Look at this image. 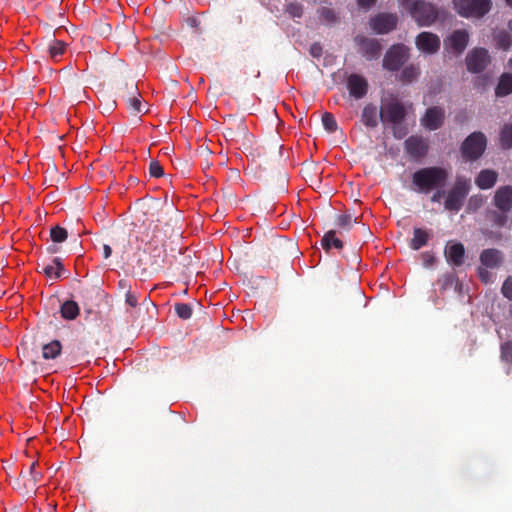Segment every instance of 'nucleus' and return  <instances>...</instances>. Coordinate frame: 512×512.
I'll use <instances>...</instances> for the list:
<instances>
[{
	"label": "nucleus",
	"mask_w": 512,
	"mask_h": 512,
	"mask_svg": "<svg viewBox=\"0 0 512 512\" xmlns=\"http://www.w3.org/2000/svg\"><path fill=\"white\" fill-rule=\"evenodd\" d=\"M448 178L449 172L443 167H424L412 174L413 189L421 194H429L434 189L444 188Z\"/></svg>",
	"instance_id": "1"
},
{
	"label": "nucleus",
	"mask_w": 512,
	"mask_h": 512,
	"mask_svg": "<svg viewBox=\"0 0 512 512\" xmlns=\"http://www.w3.org/2000/svg\"><path fill=\"white\" fill-rule=\"evenodd\" d=\"M379 117L383 124L391 125L395 138L402 139L407 135V127L403 124L406 109L400 101L391 100L383 104L379 111Z\"/></svg>",
	"instance_id": "2"
},
{
	"label": "nucleus",
	"mask_w": 512,
	"mask_h": 512,
	"mask_svg": "<svg viewBox=\"0 0 512 512\" xmlns=\"http://www.w3.org/2000/svg\"><path fill=\"white\" fill-rule=\"evenodd\" d=\"M471 190V180L466 177L458 176L448 191L444 207L450 212H459L463 205L466 197Z\"/></svg>",
	"instance_id": "3"
},
{
	"label": "nucleus",
	"mask_w": 512,
	"mask_h": 512,
	"mask_svg": "<svg viewBox=\"0 0 512 512\" xmlns=\"http://www.w3.org/2000/svg\"><path fill=\"white\" fill-rule=\"evenodd\" d=\"M456 12L465 18L480 19L492 8L491 0H452Z\"/></svg>",
	"instance_id": "4"
},
{
	"label": "nucleus",
	"mask_w": 512,
	"mask_h": 512,
	"mask_svg": "<svg viewBox=\"0 0 512 512\" xmlns=\"http://www.w3.org/2000/svg\"><path fill=\"white\" fill-rule=\"evenodd\" d=\"M38 462L34 461L28 471H21L19 477L14 481L13 487L20 494L30 496L36 492L37 485L42 479V473L37 471Z\"/></svg>",
	"instance_id": "5"
},
{
	"label": "nucleus",
	"mask_w": 512,
	"mask_h": 512,
	"mask_svg": "<svg viewBox=\"0 0 512 512\" xmlns=\"http://www.w3.org/2000/svg\"><path fill=\"white\" fill-rule=\"evenodd\" d=\"M409 13L419 26H431L438 18L437 8L423 0H416L409 6Z\"/></svg>",
	"instance_id": "6"
},
{
	"label": "nucleus",
	"mask_w": 512,
	"mask_h": 512,
	"mask_svg": "<svg viewBox=\"0 0 512 512\" xmlns=\"http://www.w3.org/2000/svg\"><path fill=\"white\" fill-rule=\"evenodd\" d=\"M487 146V138L484 133L477 131L471 133L461 145L462 156L466 160H478Z\"/></svg>",
	"instance_id": "7"
},
{
	"label": "nucleus",
	"mask_w": 512,
	"mask_h": 512,
	"mask_svg": "<svg viewBox=\"0 0 512 512\" xmlns=\"http://www.w3.org/2000/svg\"><path fill=\"white\" fill-rule=\"evenodd\" d=\"M409 57L408 48L403 44L392 45L383 58V68L389 71H397Z\"/></svg>",
	"instance_id": "8"
},
{
	"label": "nucleus",
	"mask_w": 512,
	"mask_h": 512,
	"mask_svg": "<svg viewBox=\"0 0 512 512\" xmlns=\"http://www.w3.org/2000/svg\"><path fill=\"white\" fill-rule=\"evenodd\" d=\"M467 70L471 73H481L491 62L488 50L485 48L472 49L465 58Z\"/></svg>",
	"instance_id": "9"
},
{
	"label": "nucleus",
	"mask_w": 512,
	"mask_h": 512,
	"mask_svg": "<svg viewBox=\"0 0 512 512\" xmlns=\"http://www.w3.org/2000/svg\"><path fill=\"white\" fill-rule=\"evenodd\" d=\"M398 16L396 13H379L370 18V28L376 34H387L396 29Z\"/></svg>",
	"instance_id": "10"
},
{
	"label": "nucleus",
	"mask_w": 512,
	"mask_h": 512,
	"mask_svg": "<svg viewBox=\"0 0 512 512\" xmlns=\"http://www.w3.org/2000/svg\"><path fill=\"white\" fill-rule=\"evenodd\" d=\"M355 43L359 46L361 54L369 61L380 57L382 46L377 39L363 35L355 37Z\"/></svg>",
	"instance_id": "11"
},
{
	"label": "nucleus",
	"mask_w": 512,
	"mask_h": 512,
	"mask_svg": "<svg viewBox=\"0 0 512 512\" xmlns=\"http://www.w3.org/2000/svg\"><path fill=\"white\" fill-rule=\"evenodd\" d=\"M444 120V109L439 106H433L425 111L420 119V123L425 129L434 131L442 127Z\"/></svg>",
	"instance_id": "12"
},
{
	"label": "nucleus",
	"mask_w": 512,
	"mask_h": 512,
	"mask_svg": "<svg viewBox=\"0 0 512 512\" xmlns=\"http://www.w3.org/2000/svg\"><path fill=\"white\" fill-rule=\"evenodd\" d=\"M415 44L421 52L432 55L439 51L441 41L436 34L424 31L417 35Z\"/></svg>",
	"instance_id": "13"
},
{
	"label": "nucleus",
	"mask_w": 512,
	"mask_h": 512,
	"mask_svg": "<svg viewBox=\"0 0 512 512\" xmlns=\"http://www.w3.org/2000/svg\"><path fill=\"white\" fill-rule=\"evenodd\" d=\"M469 42V34L464 29L455 30L447 39L445 46L452 50L456 55L464 52Z\"/></svg>",
	"instance_id": "14"
},
{
	"label": "nucleus",
	"mask_w": 512,
	"mask_h": 512,
	"mask_svg": "<svg viewBox=\"0 0 512 512\" xmlns=\"http://www.w3.org/2000/svg\"><path fill=\"white\" fill-rule=\"evenodd\" d=\"M446 260L449 264L459 267L465 261V247L461 242L449 241L444 251Z\"/></svg>",
	"instance_id": "15"
},
{
	"label": "nucleus",
	"mask_w": 512,
	"mask_h": 512,
	"mask_svg": "<svg viewBox=\"0 0 512 512\" xmlns=\"http://www.w3.org/2000/svg\"><path fill=\"white\" fill-rule=\"evenodd\" d=\"M347 88L351 97L362 99L368 92V82L359 74H351L347 79Z\"/></svg>",
	"instance_id": "16"
},
{
	"label": "nucleus",
	"mask_w": 512,
	"mask_h": 512,
	"mask_svg": "<svg viewBox=\"0 0 512 512\" xmlns=\"http://www.w3.org/2000/svg\"><path fill=\"white\" fill-rule=\"evenodd\" d=\"M428 141L421 136L412 135L405 141L407 153L415 158L424 157L428 151Z\"/></svg>",
	"instance_id": "17"
},
{
	"label": "nucleus",
	"mask_w": 512,
	"mask_h": 512,
	"mask_svg": "<svg viewBox=\"0 0 512 512\" xmlns=\"http://www.w3.org/2000/svg\"><path fill=\"white\" fill-rule=\"evenodd\" d=\"M494 205L503 213L512 210V186L499 187L493 198Z\"/></svg>",
	"instance_id": "18"
},
{
	"label": "nucleus",
	"mask_w": 512,
	"mask_h": 512,
	"mask_svg": "<svg viewBox=\"0 0 512 512\" xmlns=\"http://www.w3.org/2000/svg\"><path fill=\"white\" fill-rule=\"evenodd\" d=\"M503 260V253L495 248L484 249L480 254V262L486 268H497Z\"/></svg>",
	"instance_id": "19"
},
{
	"label": "nucleus",
	"mask_w": 512,
	"mask_h": 512,
	"mask_svg": "<svg viewBox=\"0 0 512 512\" xmlns=\"http://www.w3.org/2000/svg\"><path fill=\"white\" fill-rule=\"evenodd\" d=\"M291 151L289 149H284L283 145H280L278 142H274L269 144L268 146L261 147V152L258 153V157H265L274 159L277 157H284L285 159H289Z\"/></svg>",
	"instance_id": "20"
},
{
	"label": "nucleus",
	"mask_w": 512,
	"mask_h": 512,
	"mask_svg": "<svg viewBox=\"0 0 512 512\" xmlns=\"http://www.w3.org/2000/svg\"><path fill=\"white\" fill-rule=\"evenodd\" d=\"M498 179V174L494 170L484 169L475 178V184L483 190L492 188Z\"/></svg>",
	"instance_id": "21"
},
{
	"label": "nucleus",
	"mask_w": 512,
	"mask_h": 512,
	"mask_svg": "<svg viewBox=\"0 0 512 512\" xmlns=\"http://www.w3.org/2000/svg\"><path fill=\"white\" fill-rule=\"evenodd\" d=\"M49 279H59L66 272L62 260L59 257H55L52 263L42 265L41 270Z\"/></svg>",
	"instance_id": "22"
},
{
	"label": "nucleus",
	"mask_w": 512,
	"mask_h": 512,
	"mask_svg": "<svg viewBox=\"0 0 512 512\" xmlns=\"http://www.w3.org/2000/svg\"><path fill=\"white\" fill-rule=\"evenodd\" d=\"M431 238V234L427 229L414 228L413 237L410 240V248L414 251H418L425 246Z\"/></svg>",
	"instance_id": "23"
},
{
	"label": "nucleus",
	"mask_w": 512,
	"mask_h": 512,
	"mask_svg": "<svg viewBox=\"0 0 512 512\" xmlns=\"http://www.w3.org/2000/svg\"><path fill=\"white\" fill-rule=\"evenodd\" d=\"M379 112L377 107L373 104H367L362 111V122L365 126L374 128L378 124Z\"/></svg>",
	"instance_id": "24"
},
{
	"label": "nucleus",
	"mask_w": 512,
	"mask_h": 512,
	"mask_svg": "<svg viewBox=\"0 0 512 512\" xmlns=\"http://www.w3.org/2000/svg\"><path fill=\"white\" fill-rule=\"evenodd\" d=\"M512 93V74L503 73L498 81L495 94L498 97H505Z\"/></svg>",
	"instance_id": "25"
},
{
	"label": "nucleus",
	"mask_w": 512,
	"mask_h": 512,
	"mask_svg": "<svg viewBox=\"0 0 512 512\" xmlns=\"http://www.w3.org/2000/svg\"><path fill=\"white\" fill-rule=\"evenodd\" d=\"M118 96L123 99H128L139 93L137 83L133 80H126L118 84L117 86Z\"/></svg>",
	"instance_id": "26"
},
{
	"label": "nucleus",
	"mask_w": 512,
	"mask_h": 512,
	"mask_svg": "<svg viewBox=\"0 0 512 512\" xmlns=\"http://www.w3.org/2000/svg\"><path fill=\"white\" fill-rule=\"evenodd\" d=\"M321 246L325 251H329L331 248H336L340 250L343 248V242L342 240L336 237L335 230H329L322 237Z\"/></svg>",
	"instance_id": "27"
},
{
	"label": "nucleus",
	"mask_w": 512,
	"mask_h": 512,
	"mask_svg": "<svg viewBox=\"0 0 512 512\" xmlns=\"http://www.w3.org/2000/svg\"><path fill=\"white\" fill-rule=\"evenodd\" d=\"M79 306L73 300L65 301L60 307V313L65 320H74L79 315Z\"/></svg>",
	"instance_id": "28"
},
{
	"label": "nucleus",
	"mask_w": 512,
	"mask_h": 512,
	"mask_svg": "<svg viewBox=\"0 0 512 512\" xmlns=\"http://www.w3.org/2000/svg\"><path fill=\"white\" fill-rule=\"evenodd\" d=\"M243 171L255 179L267 178V175L264 174L266 167H263L260 162H248L247 165L243 166Z\"/></svg>",
	"instance_id": "29"
},
{
	"label": "nucleus",
	"mask_w": 512,
	"mask_h": 512,
	"mask_svg": "<svg viewBox=\"0 0 512 512\" xmlns=\"http://www.w3.org/2000/svg\"><path fill=\"white\" fill-rule=\"evenodd\" d=\"M61 343L58 340H53L42 347V356L44 359H55L61 353Z\"/></svg>",
	"instance_id": "30"
},
{
	"label": "nucleus",
	"mask_w": 512,
	"mask_h": 512,
	"mask_svg": "<svg viewBox=\"0 0 512 512\" xmlns=\"http://www.w3.org/2000/svg\"><path fill=\"white\" fill-rule=\"evenodd\" d=\"M66 50V44L60 40H52L48 47V54L51 59L57 60Z\"/></svg>",
	"instance_id": "31"
},
{
	"label": "nucleus",
	"mask_w": 512,
	"mask_h": 512,
	"mask_svg": "<svg viewBox=\"0 0 512 512\" xmlns=\"http://www.w3.org/2000/svg\"><path fill=\"white\" fill-rule=\"evenodd\" d=\"M500 144L504 149L512 148V124H505L500 132Z\"/></svg>",
	"instance_id": "32"
},
{
	"label": "nucleus",
	"mask_w": 512,
	"mask_h": 512,
	"mask_svg": "<svg viewBox=\"0 0 512 512\" xmlns=\"http://www.w3.org/2000/svg\"><path fill=\"white\" fill-rule=\"evenodd\" d=\"M317 13L319 19L326 24H334L338 20L335 11L329 7H321L318 9Z\"/></svg>",
	"instance_id": "33"
},
{
	"label": "nucleus",
	"mask_w": 512,
	"mask_h": 512,
	"mask_svg": "<svg viewBox=\"0 0 512 512\" xmlns=\"http://www.w3.org/2000/svg\"><path fill=\"white\" fill-rule=\"evenodd\" d=\"M68 238V231L59 225L53 226L50 229V239L54 243H63Z\"/></svg>",
	"instance_id": "34"
},
{
	"label": "nucleus",
	"mask_w": 512,
	"mask_h": 512,
	"mask_svg": "<svg viewBox=\"0 0 512 512\" xmlns=\"http://www.w3.org/2000/svg\"><path fill=\"white\" fill-rule=\"evenodd\" d=\"M496 46L503 50H508L512 44V38L507 31H500L495 35Z\"/></svg>",
	"instance_id": "35"
},
{
	"label": "nucleus",
	"mask_w": 512,
	"mask_h": 512,
	"mask_svg": "<svg viewBox=\"0 0 512 512\" xmlns=\"http://www.w3.org/2000/svg\"><path fill=\"white\" fill-rule=\"evenodd\" d=\"M500 359L502 362L512 364V341H505L500 346Z\"/></svg>",
	"instance_id": "36"
},
{
	"label": "nucleus",
	"mask_w": 512,
	"mask_h": 512,
	"mask_svg": "<svg viewBox=\"0 0 512 512\" xmlns=\"http://www.w3.org/2000/svg\"><path fill=\"white\" fill-rule=\"evenodd\" d=\"M148 258V255L144 251L137 254V261L134 268L138 270L140 275H146L147 273L151 272L147 266Z\"/></svg>",
	"instance_id": "37"
},
{
	"label": "nucleus",
	"mask_w": 512,
	"mask_h": 512,
	"mask_svg": "<svg viewBox=\"0 0 512 512\" xmlns=\"http://www.w3.org/2000/svg\"><path fill=\"white\" fill-rule=\"evenodd\" d=\"M420 71L419 68L414 65L406 66L401 72V80L405 82H412L415 80Z\"/></svg>",
	"instance_id": "38"
},
{
	"label": "nucleus",
	"mask_w": 512,
	"mask_h": 512,
	"mask_svg": "<svg viewBox=\"0 0 512 512\" xmlns=\"http://www.w3.org/2000/svg\"><path fill=\"white\" fill-rule=\"evenodd\" d=\"M322 124L329 133H334L338 128L335 117L329 112L322 115Z\"/></svg>",
	"instance_id": "39"
},
{
	"label": "nucleus",
	"mask_w": 512,
	"mask_h": 512,
	"mask_svg": "<svg viewBox=\"0 0 512 512\" xmlns=\"http://www.w3.org/2000/svg\"><path fill=\"white\" fill-rule=\"evenodd\" d=\"M175 312L177 316L183 320H187L192 316V307L187 303H176Z\"/></svg>",
	"instance_id": "40"
},
{
	"label": "nucleus",
	"mask_w": 512,
	"mask_h": 512,
	"mask_svg": "<svg viewBox=\"0 0 512 512\" xmlns=\"http://www.w3.org/2000/svg\"><path fill=\"white\" fill-rule=\"evenodd\" d=\"M126 102L134 114L145 112L140 93L126 99Z\"/></svg>",
	"instance_id": "41"
},
{
	"label": "nucleus",
	"mask_w": 512,
	"mask_h": 512,
	"mask_svg": "<svg viewBox=\"0 0 512 512\" xmlns=\"http://www.w3.org/2000/svg\"><path fill=\"white\" fill-rule=\"evenodd\" d=\"M317 164L316 162H302V168L300 169V173L304 178L312 179L314 175L317 174Z\"/></svg>",
	"instance_id": "42"
},
{
	"label": "nucleus",
	"mask_w": 512,
	"mask_h": 512,
	"mask_svg": "<svg viewBox=\"0 0 512 512\" xmlns=\"http://www.w3.org/2000/svg\"><path fill=\"white\" fill-rule=\"evenodd\" d=\"M353 222H357V218L353 219L351 214H342L337 217L336 226L349 230Z\"/></svg>",
	"instance_id": "43"
},
{
	"label": "nucleus",
	"mask_w": 512,
	"mask_h": 512,
	"mask_svg": "<svg viewBox=\"0 0 512 512\" xmlns=\"http://www.w3.org/2000/svg\"><path fill=\"white\" fill-rule=\"evenodd\" d=\"M484 203V199L481 195H473L469 198L467 204V210L469 212L477 211Z\"/></svg>",
	"instance_id": "44"
},
{
	"label": "nucleus",
	"mask_w": 512,
	"mask_h": 512,
	"mask_svg": "<svg viewBox=\"0 0 512 512\" xmlns=\"http://www.w3.org/2000/svg\"><path fill=\"white\" fill-rule=\"evenodd\" d=\"M286 12L293 18H300L303 15V6L297 2H291L287 5Z\"/></svg>",
	"instance_id": "45"
},
{
	"label": "nucleus",
	"mask_w": 512,
	"mask_h": 512,
	"mask_svg": "<svg viewBox=\"0 0 512 512\" xmlns=\"http://www.w3.org/2000/svg\"><path fill=\"white\" fill-rule=\"evenodd\" d=\"M440 281L442 284V289H447L453 285L457 286L459 284L458 278L454 273L445 274Z\"/></svg>",
	"instance_id": "46"
},
{
	"label": "nucleus",
	"mask_w": 512,
	"mask_h": 512,
	"mask_svg": "<svg viewBox=\"0 0 512 512\" xmlns=\"http://www.w3.org/2000/svg\"><path fill=\"white\" fill-rule=\"evenodd\" d=\"M149 174L152 177H162L164 175L163 167L160 165V162H150L149 165Z\"/></svg>",
	"instance_id": "47"
},
{
	"label": "nucleus",
	"mask_w": 512,
	"mask_h": 512,
	"mask_svg": "<svg viewBox=\"0 0 512 512\" xmlns=\"http://www.w3.org/2000/svg\"><path fill=\"white\" fill-rule=\"evenodd\" d=\"M501 292L504 297L512 300V276H509L503 283Z\"/></svg>",
	"instance_id": "48"
},
{
	"label": "nucleus",
	"mask_w": 512,
	"mask_h": 512,
	"mask_svg": "<svg viewBox=\"0 0 512 512\" xmlns=\"http://www.w3.org/2000/svg\"><path fill=\"white\" fill-rule=\"evenodd\" d=\"M422 259H423L424 265L426 267L432 266L435 263V257L430 252L423 253L422 254Z\"/></svg>",
	"instance_id": "49"
},
{
	"label": "nucleus",
	"mask_w": 512,
	"mask_h": 512,
	"mask_svg": "<svg viewBox=\"0 0 512 512\" xmlns=\"http://www.w3.org/2000/svg\"><path fill=\"white\" fill-rule=\"evenodd\" d=\"M434 191L435 192L433 193V195L430 198L431 202H433V203L440 202L442 197L445 194L443 188L434 189Z\"/></svg>",
	"instance_id": "50"
},
{
	"label": "nucleus",
	"mask_w": 512,
	"mask_h": 512,
	"mask_svg": "<svg viewBox=\"0 0 512 512\" xmlns=\"http://www.w3.org/2000/svg\"><path fill=\"white\" fill-rule=\"evenodd\" d=\"M310 54L313 57H320L322 55V46L320 43H314L310 47Z\"/></svg>",
	"instance_id": "51"
},
{
	"label": "nucleus",
	"mask_w": 512,
	"mask_h": 512,
	"mask_svg": "<svg viewBox=\"0 0 512 512\" xmlns=\"http://www.w3.org/2000/svg\"><path fill=\"white\" fill-rule=\"evenodd\" d=\"M478 276H479V278H480L483 282L487 283V282L489 281V278H490V273H489V271L486 269V267H485V268L480 267V268L478 269Z\"/></svg>",
	"instance_id": "52"
},
{
	"label": "nucleus",
	"mask_w": 512,
	"mask_h": 512,
	"mask_svg": "<svg viewBox=\"0 0 512 512\" xmlns=\"http://www.w3.org/2000/svg\"><path fill=\"white\" fill-rule=\"evenodd\" d=\"M494 214V222L498 225V226H503L507 220V217L503 214H498L496 212L493 213Z\"/></svg>",
	"instance_id": "53"
},
{
	"label": "nucleus",
	"mask_w": 512,
	"mask_h": 512,
	"mask_svg": "<svg viewBox=\"0 0 512 512\" xmlns=\"http://www.w3.org/2000/svg\"><path fill=\"white\" fill-rule=\"evenodd\" d=\"M169 152H170V147H168V146H167V147H165V148L160 149L157 155H153V154H152V150L150 149V150H149V156H150L151 158H153V157H159V156H169V155H170V153H169Z\"/></svg>",
	"instance_id": "54"
},
{
	"label": "nucleus",
	"mask_w": 512,
	"mask_h": 512,
	"mask_svg": "<svg viewBox=\"0 0 512 512\" xmlns=\"http://www.w3.org/2000/svg\"><path fill=\"white\" fill-rule=\"evenodd\" d=\"M126 303L131 307H135L137 305V298L130 291L126 294Z\"/></svg>",
	"instance_id": "55"
},
{
	"label": "nucleus",
	"mask_w": 512,
	"mask_h": 512,
	"mask_svg": "<svg viewBox=\"0 0 512 512\" xmlns=\"http://www.w3.org/2000/svg\"><path fill=\"white\" fill-rule=\"evenodd\" d=\"M377 0H357L358 5L362 8L369 9Z\"/></svg>",
	"instance_id": "56"
},
{
	"label": "nucleus",
	"mask_w": 512,
	"mask_h": 512,
	"mask_svg": "<svg viewBox=\"0 0 512 512\" xmlns=\"http://www.w3.org/2000/svg\"><path fill=\"white\" fill-rule=\"evenodd\" d=\"M59 243H54L52 242V244L48 245L46 250L49 254H55V253H58L60 251V247L58 246Z\"/></svg>",
	"instance_id": "57"
},
{
	"label": "nucleus",
	"mask_w": 512,
	"mask_h": 512,
	"mask_svg": "<svg viewBox=\"0 0 512 512\" xmlns=\"http://www.w3.org/2000/svg\"><path fill=\"white\" fill-rule=\"evenodd\" d=\"M112 254V249L111 247L108 245V244H104L103 245V255H104V258L107 259L111 256Z\"/></svg>",
	"instance_id": "58"
},
{
	"label": "nucleus",
	"mask_w": 512,
	"mask_h": 512,
	"mask_svg": "<svg viewBox=\"0 0 512 512\" xmlns=\"http://www.w3.org/2000/svg\"><path fill=\"white\" fill-rule=\"evenodd\" d=\"M225 136L230 137L231 139H234L236 135L232 128H227L226 132H225Z\"/></svg>",
	"instance_id": "59"
},
{
	"label": "nucleus",
	"mask_w": 512,
	"mask_h": 512,
	"mask_svg": "<svg viewBox=\"0 0 512 512\" xmlns=\"http://www.w3.org/2000/svg\"><path fill=\"white\" fill-rule=\"evenodd\" d=\"M237 133L241 134V135H244L246 133V126L243 125V124H239L237 126Z\"/></svg>",
	"instance_id": "60"
},
{
	"label": "nucleus",
	"mask_w": 512,
	"mask_h": 512,
	"mask_svg": "<svg viewBox=\"0 0 512 512\" xmlns=\"http://www.w3.org/2000/svg\"><path fill=\"white\" fill-rule=\"evenodd\" d=\"M416 0H400L401 4L404 5V6H410L413 2H415Z\"/></svg>",
	"instance_id": "61"
},
{
	"label": "nucleus",
	"mask_w": 512,
	"mask_h": 512,
	"mask_svg": "<svg viewBox=\"0 0 512 512\" xmlns=\"http://www.w3.org/2000/svg\"><path fill=\"white\" fill-rule=\"evenodd\" d=\"M179 163L181 164V166H183V167H181V173H182V175H185L186 172H187L186 171V164H187V162H179Z\"/></svg>",
	"instance_id": "62"
},
{
	"label": "nucleus",
	"mask_w": 512,
	"mask_h": 512,
	"mask_svg": "<svg viewBox=\"0 0 512 512\" xmlns=\"http://www.w3.org/2000/svg\"><path fill=\"white\" fill-rule=\"evenodd\" d=\"M57 152L60 154V157H62V158L66 157V154L61 147L57 148Z\"/></svg>",
	"instance_id": "63"
},
{
	"label": "nucleus",
	"mask_w": 512,
	"mask_h": 512,
	"mask_svg": "<svg viewBox=\"0 0 512 512\" xmlns=\"http://www.w3.org/2000/svg\"><path fill=\"white\" fill-rule=\"evenodd\" d=\"M508 66L512 69V57L508 60Z\"/></svg>",
	"instance_id": "64"
}]
</instances>
